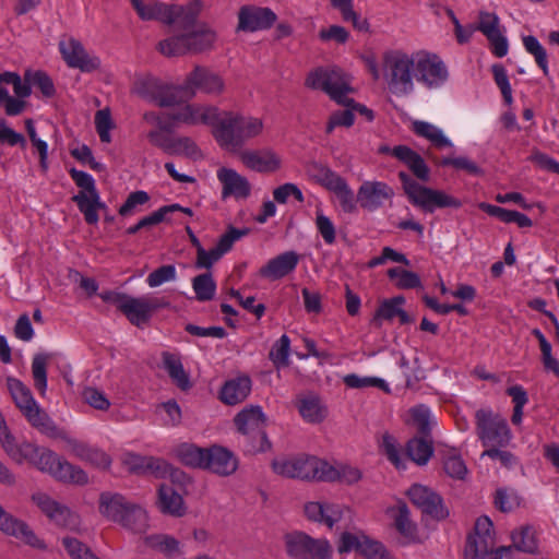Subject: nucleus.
<instances>
[{
  "mask_svg": "<svg viewBox=\"0 0 559 559\" xmlns=\"http://www.w3.org/2000/svg\"><path fill=\"white\" fill-rule=\"evenodd\" d=\"M202 119L204 124L213 127V136L217 143L227 148L241 147L263 130V122L260 118L242 116L233 111H221L218 108L205 110Z\"/></svg>",
  "mask_w": 559,
  "mask_h": 559,
  "instance_id": "f257e3e1",
  "label": "nucleus"
},
{
  "mask_svg": "<svg viewBox=\"0 0 559 559\" xmlns=\"http://www.w3.org/2000/svg\"><path fill=\"white\" fill-rule=\"evenodd\" d=\"M200 14L195 15L189 26L183 24L181 15L176 23L180 33L160 40L157 50L167 58L199 55L212 50L217 35L206 23L199 21Z\"/></svg>",
  "mask_w": 559,
  "mask_h": 559,
  "instance_id": "f03ea898",
  "label": "nucleus"
},
{
  "mask_svg": "<svg viewBox=\"0 0 559 559\" xmlns=\"http://www.w3.org/2000/svg\"><path fill=\"white\" fill-rule=\"evenodd\" d=\"M234 424L240 435L238 444L245 453L255 454L271 449L265 432L266 416L260 406L245 407L234 417Z\"/></svg>",
  "mask_w": 559,
  "mask_h": 559,
  "instance_id": "7ed1b4c3",
  "label": "nucleus"
},
{
  "mask_svg": "<svg viewBox=\"0 0 559 559\" xmlns=\"http://www.w3.org/2000/svg\"><path fill=\"white\" fill-rule=\"evenodd\" d=\"M271 467L282 477L306 481H323L324 478H332L335 475L328 462L304 453L275 459Z\"/></svg>",
  "mask_w": 559,
  "mask_h": 559,
  "instance_id": "20e7f679",
  "label": "nucleus"
},
{
  "mask_svg": "<svg viewBox=\"0 0 559 559\" xmlns=\"http://www.w3.org/2000/svg\"><path fill=\"white\" fill-rule=\"evenodd\" d=\"M414 53L388 50L382 56L383 78L391 93L404 96L414 91Z\"/></svg>",
  "mask_w": 559,
  "mask_h": 559,
  "instance_id": "39448f33",
  "label": "nucleus"
},
{
  "mask_svg": "<svg viewBox=\"0 0 559 559\" xmlns=\"http://www.w3.org/2000/svg\"><path fill=\"white\" fill-rule=\"evenodd\" d=\"M7 382L15 405L34 428L52 438L62 437V431L36 403L31 390L24 383L13 378H8Z\"/></svg>",
  "mask_w": 559,
  "mask_h": 559,
  "instance_id": "423d86ee",
  "label": "nucleus"
},
{
  "mask_svg": "<svg viewBox=\"0 0 559 559\" xmlns=\"http://www.w3.org/2000/svg\"><path fill=\"white\" fill-rule=\"evenodd\" d=\"M203 10L202 0H191L185 5L167 4L158 0L148 3L142 2L135 9L139 17L143 21H158L166 25H174L182 15V22L186 26L191 25L198 13Z\"/></svg>",
  "mask_w": 559,
  "mask_h": 559,
  "instance_id": "0eeeda50",
  "label": "nucleus"
},
{
  "mask_svg": "<svg viewBox=\"0 0 559 559\" xmlns=\"http://www.w3.org/2000/svg\"><path fill=\"white\" fill-rule=\"evenodd\" d=\"M28 462L41 472L50 474L59 481L76 485H85L88 481L86 473L81 467L69 463L50 449L44 447L36 445V451L32 454Z\"/></svg>",
  "mask_w": 559,
  "mask_h": 559,
  "instance_id": "6e6552de",
  "label": "nucleus"
},
{
  "mask_svg": "<svg viewBox=\"0 0 559 559\" xmlns=\"http://www.w3.org/2000/svg\"><path fill=\"white\" fill-rule=\"evenodd\" d=\"M286 554L293 559H331L333 547L326 538H314L301 531L285 534Z\"/></svg>",
  "mask_w": 559,
  "mask_h": 559,
  "instance_id": "1a4fd4ad",
  "label": "nucleus"
},
{
  "mask_svg": "<svg viewBox=\"0 0 559 559\" xmlns=\"http://www.w3.org/2000/svg\"><path fill=\"white\" fill-rule=\"evenodd\" d=\"M475 420L476 435L485 448L507 447L509 444L511 430L507 420L500 414L480 408L475 413Z\"/></svg>",
  "mask_w": 559,
  "mask_h": 559,
  "instance_id": "9d476101",
  "label": "nucleus"
},
{
  "mask_svg": "<svg viewBox=\"0 0 559 559\" xmlns=\"http://www.w3.org/2000/svg\"><path fill=\"white\" fill-rule=\"evenodd\" d=\"M305 84L312 90H322L340 105L341 100H345L347 94L353 92L342 71L336 68L314 69L308 74Z\"/></svg>",
  "mask_w": 559,
  "mask_h": 559,
  "instance_id": "9b49d317",
  "label": "nucleus"
},
{
  "mask_svg": "<svg viewBox=\"0 0 559 559\" xmlns=\"http://www.w3.org/2000/svg\"><path fill=\"white\" fill-rule=\"evenodd\" d=\"M169 307L170 302L165 297L127 295L124 302L119 305V311L131 324L142 329L150 323L156 311Z\"/></svg>",
  "mask_w": 559,
  "mask_h": 559,
  "instance_id": "f8f14e48",
  "label": "nucleus"
},
{
  "mask_svg": "<svg viewBox=\"0 0 559 559\" xmlns=\"http://www.w3.org/2000/svg\"><path fill=\"white\" fill-rule=\"evenodd\" d=\"M414 76L432 88L441 85L448 79V70L444 62L436 53L419 51L414 53Z\"/></svg>",
  "mask_w": 559,
  "mask_h": 559,
  "instance_id": "ddd939ff",
  "label": "nucleus"
},
{
  "mask_svg": "<svg viewBox=\"0 0 559 559\" xmlns=\"http://www.w3.org/2000/svg\"><path fill=\"white\" fill-rule=\"evenodd\" d=\"M407 496L423 514L437 521L445 520L449 516V510L444 506L442 497L431 488L414 484L407 490Z\"/></svg>",
  "mask_w": 559,
  "mask_h": 559,
  "instance_id": "4468645a",
  "label": "nucleus"
},
{
  "mask_svg": "<svg viewBox=\"0 0 559 559\" xmlns=\"http://www.w3.org/2000/svg\"><path fill=\"white\" fill-rule=\"evenodd\" d=\"M248 234V228L239 229L229 226L227 231L219 237L217 245L213 249L206 251L204 248H200V250L197 251L195 266L198 269H211L215 262L231 249L236 240Z\"/></svg>",
  "mask_w": 559,
  "mask_h": 559,
  "instance_id": "2eb2a0df",
  "label": "nucleus"
},
{
  "mask_svg": "<svg viewBox=\"0 0 559 559\" xmlns=\"http://www.w3.org/2000/svg\"><path fill=\"white\" fill-rule=\"evenodd\" d=\"M277 16L270 8L245 5L238 13V31L257 32L267 29L276 22Z\"/></svg>",
  "mask_w": 559,
  "mask_h": 559,
  "instance_id": "dca6fc26",
  "label": "nucleus"
},
{
  "mask_svg": "<svg viewBox=\"0 0 559 559\" xmlns=\"http://www.w3.org/2000/svg\"><path fill=\"white\" fill-rule=\"evenodd\" d=\"M411 203L419 207L425 213H433L436 209H460L463 204L461 200L442 190H436L425 186H423L418 193L414 195Z\"/></svg>",
  "mask_w": 559,
  "mask_h": 559,
  "instance_id": "f3484780",
  "label": "nucleus"
},
{
  "mask_svg": "<svg viewBox=\"0 0 559 559\" xmlns=\"http://www.w3.org/2000/svg\"><path fill=\"white\" fill-rule=\"evenodd\" d=\"M185 82L187 87L193 92V97L198 91L218 95L224 91L225 86L221 75L202 66H197L187 75Z\"/></svg>",
  "mask_w": 559,
  "mask_h": 559,
  "instance_id": "a211bd4d",
  "label": "nucleus"
},
{
  "mask_svg": "<svg viewBox=\"0 0 559 559\" xmlns=\"http://www.w3.org/2000/svg\"><path fill=\"white\" fill-rule=\"evenodd\" d=\"M62 58L70 68L80 69L83 72H92L99 67V59L90 57L83 45L70 38L69 41H61L59 44Z\"/></svg>",
  "mask_w": 559,
  "mask_h": 559,
  "instance_id": "6ab92c4d",
  "label": "nucleus"
},
{
  "mask_svg": "<svg viewBox=\"0 0 559 559\" xmlns=\"http://www.w3.org/2000/svg\"><path fill=\"white\" fill-rule=\"evenodd\" d=\"M2 533L10 535L24 545H27L35 549L45 550L46 544L40 539L29 525L5 512L2 509Z\"/></svg>",
  "mask_w": 559,
  "mask_h": 559,
  "instance_id": "aec40b11",
  "label": "nucleus"
},
{
  "mask_svg": "<svg viewBox=\"0 0 559 559\" xmlns=\"http://www.w3.org/2000/svg\"><path fill=\"white\" fill-rule=\"evenodd\" d=\"M394 195L393 189L382 181H365L358 189L357 201L362 209L374 211Z\"/></svg>",
  "mask_w": 559,
  "mask_h": 559,
  "instance_id": "412c9836",
  "label": "nucleus"
},
{
  "mask_svg": "<svg viewBox=\"0 0 559 559\" xmlns=\"http://www.w3.org/2000/svg\"><path fill=\"white\" fill-rule=\"evenodd\" d=\"M123 463L130 473L156 478L165 477L170 469V465L163 459L139 454H128Z\"/></svg>",
  "mask_w": 559,
  "mask_h": 559,
  "instance_id": "4be33fe9",
  "label": "nucleus"
},
{
  "mask_svg": "<svg viewBox=\"0 0 559 559\" xmlns=\"http://www.w3.org/2000/svg\"><path fill=\"white\" fill-rule=\"evenodd\" d=\"M206 454L205 468L219 476H229L238 468V460L231 451L221 445H212Z\"/></svg>",
  "mask_w": 559,
  "mask_h": 559,
  "instance_id": "5701e85b",
  "label": "nucleus"
},
{
  "mask_svg": "<svg viewBox=\"0 0 559 559\" xmlns=\"http://www.w3.org/2000/svg\"><path fill=\"white\" fill-rule=\"evenodd\" d=\"M240 159L245 166L258 173H274L282 166L281 157L272 150L243 151Z\"/></svg>",
  "mask_w": 559,
  "mask_h": 559,
  "instance_id": "b1692460",
  "label": "nucleus"
},
{
  "mask_svg": "<svg viewBox=\"0 0 559 559\" xmlns=\"http://www.w3.org/2000/svg\"><path fill=\"white\" fill-rule=\"evenodd\" d=\"M299 262V254L295 251H286L267 261L259 270L260 276L276 281L292 273Z\"/></svg>",
  "mask_w": 559,
  "mask_h": 559,
  "instance_id": "393cba45",
  "label": "nucleus"
},
{
  "mask_svg": "<svg viewBox=\"0 0 559 559\" xmlns=\"http://www.w3.org/2000/svg\"><path fill=\"white\" fill-rule=\"evenodd\" d=\"M132 503L117 492L104 491L99 495L98 510L107 520L118 522Z\"/></svg>",
  "mask_w": 559,
  "mask_h": 559,
  "instance_id": "a878e982",
  "label": "nucleus"
},
{
  "mask_svg": "<svg viewBox=\"0 0 559 559\" xmlns=\"http://www.w3.org/2000/svg\"><path fill=\"white\" fill-rule=\"evenodd\" d=\"M217 177L223 183V198L234 195L236 198H247L250 194L251 186L246 177L239 175L234 169L221 168Z\"/></svg>",
  "mask_w": 559,
  "mask_h": 559,
  "instance_id": "bb28decb",
  "label": "nucleus"
},
{
  "mask_svg": "<svg viewBox=\"0 0 559 559\" xmlns=\"http://www.w3.org/2000/svg\"><path fill=\"white\" fill-rule=\"evenodd\" d=\"M392 155L403 162L417 179L429 180L430 170L417 152L406 145H397L393 147Z\"/></svg>",
  "mask_w": 559,
  "mask_h": 559,
  "instance_id": "cd10ccee",
  "label": "nucleus"
},
{
  "mask_svg": "<svg viewBox=\"0 0 559 559\" xmlns=\"http://www.w3.org/2000/svg\"><path fill=\"white\" fill-rule=\"evenodd\" d=\"M251 391V379L241 376L225 382L219 392V397L227 405H236L246 400Z\"/></svg>",
  "mask_w": 559,
  "mask_h": 559,
  "instance_id": "c85d7f7f",
  "label": "nucleus"
},
{
  "mask_svg": "<svg viewBox=\"0 0 559 559\" xmlns=\"http://www.w3.org/2000/svg\"><path fill=\"white\" fill-rule=\"evenodd\" d=\"M2 448L7 454L16 463L21 464L29 460L36 451V445L28 442H17L16 439L8 431V427L2 420Z\"/></svg>",
  "mask_w": 559,
  "mask_h": 559,
  "instance_id": "c756f323",
  "label": "nucleus"
},
{
  "mask_svg": "<svg viewBox=\"0 0 559 559\" xmlns=\"http://www.w3.org/2000/svg\"><path fill=\"white\" fill-rule=\"evenodd\" d=\"M158 508L163 513L173 516H182L186 513L185 502L180 493L169 485L158 488Z\"/></svg>",
  "mask_w": 559,
  "mask_h": 559,
  "instance_id": "7c9ffc66",
  "label": "nucleus"
},
{
  "mask_svg": "<svg viewBox=\"0 0 559 559\" xmlns=\"http://www.w3.org/2000/svg\"><path fill=\"white\" fill-rule=\"evenodd\" d=\"M162 358L164 368L177 388L181 391L191 389L192 383L190 377L183 369L180 358L169 352H164Z\"/></svg>",
  "mask_w": 559,
  "mask_h": 559,
  "instance_id": "2f4dec72",
  "label": "nucleus"
},
{
  "mask_svg": "<svg viewBox=\"0 0 559 559\" xmlns=\"http://www.w3.org/2000/svg\"><path fill=\"white\" fill-rule=\"evenodd\" d=\"M407 456L418 465H425L433 454L432 438L415 436L406 443Z\"/></svg>",
  "mask_w": 559,
  "mask_h": 559,
  "instance_id": "473e14b6",
  "label": "nucleus"
},
{
  "mask_svg": "<svg viewBox=\"0 0 559 559\" xmlns=\"http://www.w3.org/2000/svg\"><path fill=\"white\" fill-rule=\"evenodd\" d=\"M193 97V92L187 87L186 82L179 86L163 85L160 87L156 104L159 107H174L186 103Z\"/></svg>",
  "mask_w": 559,
  "mask_h": 559,
  "instance_id": "72a5a7b5",
  "label": "nucleus"
},
{
  "mask_svg": "<svg viewBox=\"0 0 559 559\" xmlns=\"http://www.w3.org/2000/svg\"><path fill=\"white\" fill-rule=\"evenodd\" d=\"M209 448H200L194 444L183 443L176 450L179 461L190 467L205 468Z\"/></svg>",
  "mask_w": 559,
  "mask_h": 559,
  "instance_id": "f704fd0d",
  "label": "nucleus"
},
{
  "mask_svg": "<svg viewBox=\"0 0 559 559\" xmlns=\"http://www.w3.org/2000/svg\"><path fill=\"white\" fill-rule=\"evenodd\" d=\"M412 130L418 136L425 138L438 148L451 146L450 140L442 133V131L436 126L420 120H415L412 123Z\"/></svg>",
  "mask_w": 559,
  "mask_h": 559,
  "instance_id": "c9c22d12",
  "label": "nucleus"
},
{
  "mask_svg": "<svg viewBox=\"0 0 559 559\" xmlns=\"http://www.w3.org/2000/svg\"><path fill=\"white\" fill-rule=\"evenodd\" d=\"M310 179L330 190L342 177L326 165L319 162H310L306 166Z\"/></svg>",
  "mask_w": 559,
  "mask_h": 559,
  "instance_id": "e433bc0d",
  "label": "nucleus"
},
{
  "mask_svg": "<svg viewBox=\"0 0 559 559\" xmlns=\"http://www.w3.org/2000/svg\"><path fill=\"white\" fill-rule=\"evenodd\" d=\"M117 523L134 532L144 533L148 527L147 514L140 506L132 503L128 511L122 515V520Z\"/></svg>",
  "mask_w": 559,
  "mask_h": 559,
  "instance_id": "4c0bfd02",
  "label": "nucleus"
},
{
  "mask_svg": "<svg viewBox=\"0 0 559 559\" xmlns=\"http://www.w3.org/2000/svg\"><path fill=\"white\" fill-rule=\"evenodd\" d=\"M495 547L493 537L469 535L465 546V559H485Z\"/></svg>",
  "mask_w": 559,
  "mask_h": 559,
  "instance_id": "58836bf2",
  "label": "nucleus"
},
{
  "mask_svg": "<svg viewBox=\"0 0 559 559\" xmlns=\"http://www.w3.org/2000/svg\"><path fill=\"white\" fill-rule=\"evenodd\" d=\"M512 549L515 548L519 551L535 554L537 551V540L535 537V531L530 525H524L518 531H514L511 535Z\"/></svg>",
  "mask_w": 559,
  "mask_h": 559,
  "instance_id": "ea45409f",
  "label": "nucleus"
},
{
  "mask_svg": "<svg viewBox=\"0 0 559 559\" xmlns=\"http://www.w3.org/2000/svg\"><path fill=\"white\" fill-rule=\"evenodd\" d=\"M298 409L302 418L309 423H321L326 416L325 408L316 396L300 400Z\"/></svg>",
  "mask_w": 559,
  "mask_h": 559,
  "instance_id": "a19ab883",
  "label": "nucleus"
},
{
  "mask_svg": "<svg viewBox=\"0 0 559 559\" xmlns=\"http://www.w3.org/2000/svg\"><path fill=\"white\" fill-rule=\"evenodd\" d=\"M145 544L167 557H173L174 555L180 552L179 542L175 537L166 534H155L147 536L145 538Z\"/></svg>",
  "mask_w": 559,
  "mask_h": 559,
  "instance_id": "79ce46f5",
  "label": "nucleus"
},
{
  "mask_svg": "<svg viewBox=\"0 0 559 559\" xmlns=\"http://www.w3.org/2000/svg\"><path fill=\"white\" fill-rule=\"evenodd\" d=\"M332 191L345 213H354L357 211V198H355L353 190L348 187L346 180L341 178L334 186L331 187Z\"/></svg>",
  "mask_w": 559,
  "mask_h": 559,
  "instance_id": "37998d69",
  "label": "nucleus"
},
{
  "mask_svg": "<svg viewBox=\"0 0 559 559\" xmlns=\"http://www.w3.org/2000/svg\"><path fill=\"white\" fill-rule=\"evenodd\" d=\"M525 50L532 55L536 64L545 75H548V56L546 49L542 46L538 39L533 35H527L522 38Z\"/></svg>",
  "mask_w": 559,
  "mask_h": 559,
  "instance_id": "c03bdc74",
  "label": "nucleus"
},
{
  "mask_svg": "<svg viewBox=\"0 0 559 559\" xmlns=\"http://www.w3.org/2000/svg\"><path fill=\"white\" fill-rule=\"evenodd\" d=\"M169 155H183L191 159L202 157L201 151L195 142L189 136H177L171 140Z\"/></svg>",
  "mask_w": 559,
  "mask_h": 559,
  "instance_id": "a18cd8bd",
  "label": "nucleus"
},
{
  "mask_svg": "<svg viewBox=\"0 0 559 559\" xmlns=\"http://www.w3.org/2000/svg\"><path fill=\"white\" fill-rule=\"evenodd\" d=\"M394 524L401 535L407 538H414L416 534V524L411 521L409 509L402 500H400L396 506Z\"/></svg>",
  "mask_w": 559,
  "mask_h": 559,
  "instance_id": "49530a36",
  "label": "nucleus"
},
{
  "mask_svg": "<svg viewBox=\"0 0 559 559\" xmlns=\"http://www.w3.org/2000/svg\"><path fill=\"white\" fill-rule=\"evenodd\" d=\"M192 287L199 301H209L214 298L216 284L211 273L197 275L192 280Z\"/></svg>",
  "mask_w": 559,
  "mask_h": 559,
  "instance_id": "de8ad7c7",
  "label": "nucleus"
},
{
  "mask_svg": "<svg viewBox=\"0 0 559 559\" xmlns=\"http://www.w3.org/2000/svg\"><path fill=\"white\" fill-rule=\"evenodd\" d=\"M368 536L362 533H350V532H344L341 534L338 543H337V551L340 554H347L350 551H356L357 554L361 555L362 548L365 546V542L367 540Z\"/></svg>",
  "mask_w": 559,
  "mask_h": 559,
  "instance_id": "09e8293b",
  "label": "nucleus"
},
{
  "mask_svg": "<svg viewBox=\"0 0 559 559\" xmlns=\"http://www.w3.org/2000/svg\"><path fill=\"white\" fill-rule=\"evenodd\" d=\"M47 361L48 357L46 355L38 354L32 362L34 386L40 396H45L47 390Z\"/></svg>",
  "mask_w": 559,
  "mask_h": 559,
  "instance_id": "8fccbe9b",
  "label": "nucleus"
},
{
  "mask_svg": "<svg viewBox=\"0 0 559 559\" xmlns=\"http://www.w3.org/2000/svg\"><path fill=\"white\" fill-rule=\"evenodd\" d=\"M162 84L153 78L140 79L134 83L133 91L140 97L156 103Z\"/></svg>",
  "mask_w": 559,
  "mask_h": 559,
  "instance_id": "3c124183",
  "label": "nucleus"
},
{
  "mask_svg": "<svg viewBox=\"0 0 559 559\" xmlns=\"http://www.w3.org/2000/svg\"><path fill=\"white\" fill-rule=\"evenodd\" d=\"M289 350H290V340L284 334L281 338L272 346L269 357L273 361L276 368L281 366H288L289 360Z\"/></svg>",
  "mask_w": 559,
  "mask_h": 559,
  "instance_id": "603ef678",
  "label": "nucleus"
},
{
  "mask_svg": "<svg viewBox=\"0 0 559 559\" xmlns=\"http://www.w3.org/2000/svg\"><path fill=\"white\" fill-rule=\"evenodd\" d=\"M72 201L76 203L87 224L95 225L98 222L99 217L98 213L94 210L92 194H86L84 191H80L78 194L72 197Z\"/></svg>",
  "mask_w": 559,
  "mask_h": 559,
  "instance_id": "864d4df0",
  "label": "nucleus"
},
{
  "mask_svg": "<svg viewBox=\"0 0 559 559\" xmlns=\"http://www.w3.org/2000/svg\"><path fill=\"white\" fill-rule=\"evenodd\" d=\"M25 80L31 81V84L36 86L45 97H52L56 94V88L50 76L44 71H36L33 74L27 71Z\"/></svg>",
  "mask_w": 559,
  "mask_h": 559,
  "instance_id": "5fc2aeb1",
  "label": "nucleus"
},
{
  "mask_svg": "<svg viewBox=\"0 0 559 559\" xmlns=\"http://www.w3.org/2000/svg\"><path fill=\"white\" fill-rule=\"evenodd\" d=\"M412 417L418 435L420 437L431 438V424L428 408L424 405L414 407L412 409Z\"/></svg>",
  "mask_w": 559,
  "mask_h": 559,
  "instance_id": "6e6d98bb",
  "label": "nucleus"
},
{
  "mask_svg": "<svg viewBox=\"0 0 559 559\" xmlns=\"http://www.w3.org/2000/svg\"><path fill=\"white\" fill-rule=\"evenodd\" d=\"M344 383L348 388L359 389V388H367V386H376L385 392H389V388L383 379L376 378V377H365L360 378L357 374H347L344 377Z\"/></svg>",
  "mask_w": 559,
  "mask_h": 559,
  "instance_id": "4d7b16f0",
  "label": "nucleus"
},
{
  "mask_svg": "<svg viewBox=\"0 0 559 559\" xmlns=\"http://www.w3.org/2000/svg\"><path fill=\"white\" fill-rule=\"evenodd\" d=\"M82 397L86 404L98 411H107L110 402L106 395L96 388L87 386L82 392Z\"/></svg>",
  "mask_w": 559,
  "mask_h": 559,
  "instance_id": "13d9d810",
  "label": "nucleus"
},
{
  "mask_svg": "<svg viewBox=\"0 0 559 559\" xmlns=\"http://www.w3.org/2000/svg\"><path fill=\"white\" fill-rule=\"evenodd\" d=\"M478 17L479 22L475 28L476 31H480L486 38L500 32L499 17L496 13L480 11Z\"/></svg>",
  "mask_w": 559,
  "mask_h": 559,
  "instance_id": "bf43d9fd",
  "label": "nucleus"
},
{
  "mask_svg": "<svg viewBox=\"0 0 559 559\" xmlns=\"http://www.w3.org/2000/svg\"><path fill=\"white\" fill-rule=\"evenodd\" d=\"M95 126L100 141L104 143H109L111 141L109 131L114 124L108 109L98 110L96 112Z\"/></svg>",
  "mask_w": 559,
  "mask_h": 559,
  "instance_id": "052dcab7",
  "label": "nucleus"
},
{
  "mask_svg": "<svg viewBox=\"0 0 559 559\" xmlns=\"http://www.w3.org/2000/svg\"><path fill=\"white\" fill-rule=\"evenodd\" d=\"M175 278L176 267L171 264H166L150 273L146 282L150 287H157L166 282L174 281Z\"/></svg>",
  "mask_w": 559,
  "mask_h": 559,
  "instance_id": "680f3d73",
  "label": "nucleus"
},
{
  "mask_svg": "<svg viewBox=\"0 0 559 559\" xmlns=\"http://www.w3.org/2000/svg\"><path fill=\"white\" fill-rule=\"evenodd\" d=\"M444 472L452 478L463 479L467 474V467L460 455L451 454L443 461Z\"/></svg>",
  "mask_w": 559,
  "mask_h": 559,
  "instance_id": "e2e57ef3",
  "label": "nucleus"
},
{
  "mask_svg": "<svg viewBox=\"0 0 559 559\" xmlns=\"http://www.w3.org/2000/svg\"><path fill=\"white\" fill-rule=\"evenodd\" d=\"M354 121H355V115L353 112V109L349 107H346V109L334 111L330 116L325 131L328 134H330L334 130L335 127L349 128L350 126H353Z\"/></svg>",
  "mask_w": 559,
  "mask_h": 559,
  "instance_id": "0e129e2a",
  "label": "nucleus"
},
{
  "mask_svg": "<svg viewBox=\"0 0 559 559\" xmlns=\"http://www.w3.org/2000/svg\"><path fill=\"white\" fill-rule=\"evenodd\" d=\"M57 525L75 530L79 524V516L71 512V510L62 504H59L56 512L50 518Z\"/></svg>",
  "mask_w": 559,
  "mask_h": 559,
  "instance_id": "69168bd1",
  "label": "nucleus"
},
{
  "mask_svg": "<svg viewBox=\"0 0 559 559\" xmlns=\"http://www.w3.org/2000/svg\"><path fill=\"white\" fill-rule=\"evenodd\" d=\"M150 200L147 192L139 190L131 192L126 202L120 206L118 213L121 216L131 215L138 205H143Z\"/></svg>",
  "mask_w": 559,
  "mask_h": 559,
  "instance_id": "338daca9",
  "label": "nucleus"
},
{
  "mask_svg": "<svg viewBox=\"0 0 559 559\" xmlns=\"http://www.w3.org/2000/svg\"><path fill=\"white\" fill-rule=\"evenodd\" d=\"M360 556L366 559H392L385 547L370 537L365 542Z\"/></svg>",
  "mask_w": 559,
  "mask_h": 559,
  "instance_id": "774afa93",
  "label": "nucleus"
}]
</instances>
